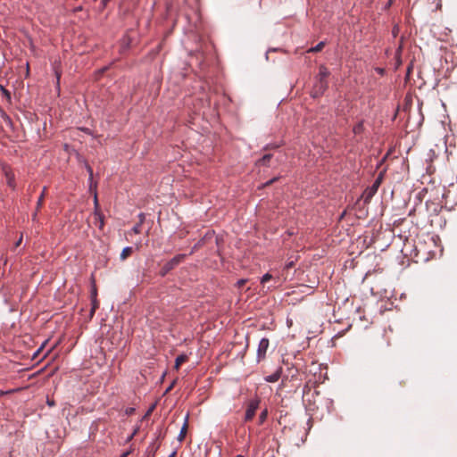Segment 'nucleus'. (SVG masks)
Instances as JSON below:
<instances>
[{
  "mask_svg": "<svg viewBox=\"0 0 457 457\" xmlns=\"http://www.w3.org/2000/svg\"><path fill=\"white\" fill-rule=\"evenodd\" d=\"M92 298H96V287L93 288Z\"/></svg>",
  "mask_w": 457,
  "mask_h": 457,
  "instance_id": "nucleus-26",
  "label": "nucleus"
},
{
  "mask_svg": "<svg viewBox=\"0 0 457 457\" xmlns=\"http://www.w3.org/2000/svg\"><path fill=\"white\" fill-rule=\"evenodd\" d=\"M278 179L277 178H274L272 179H270V181L266 182L265 183V186H270L271 185L274 181H276Z\"/></svg>",
  "mask_w": 457,
  "mask_h": 457,
  "instance_id": "nucleus-24",
  "label": "nucleus"
},
{
  "mask_svg": "<svg viewBox=\"0 0 457 457\" xmlns=\"http://www.w3.org/2000/svg\"><path fill=\"white\" fill-rule=\"evenodd\" d=\"M176 456V452H173L171 454H170L168 457H175Z\"/></svg>",
  "mask_w": 457,
  "mask_h": 457,
  "instance_id": "nucleus-33",
  "label": "nucleus"
},
{
  "mask_svg": "<svg viewBox=\"0 0 457 457\" xmlns=\"http://www.w3.org/2000/svg\"><path fill=\"white\" fill-rule=\"evenodd\" d=\"M269 345H270V341L268 338H262L259 342L258 349H257V359L259 361L265 358L266 352L269 348Z\"/></svg>",
  "mask_w": 457,
  "mask_h": 457,
  "instance_id": "nucleus-3",
  "label": "nucleus"
},
{
  "mask_svg": "<svg viewBox=\"0 0 457 457\" xmlns=\"http://www.w3.org/2000/svg\"><path fill=\"white\" fill-rule=\"evenodd\" d=\"M268 417V410H263L259 416V423L262 424Z\"/></svg>",
  "mask_w": 457,
  "mask_h": 457,
  "instance_id": "nucleus-17",
  "label": "nucleus"
},
{
  "mask_svg": "<svg viewBox=\"0 0 457 457\" xmlns=\"http://www.w3.org/2000/svg\"><path fill=\"white\" fill-rule=\"evenodd\" d=\"M22 242V236L20 237V238L18 239V241L16 242L15 244V246L18 247Z\"/></svg>",
  "mask_w": 457,
  "mask_h": 457,
  "instance_id": "nucleus-25",
  "label": "nucleus"
},
{
  "mask_svg": "<svg viewBox=\"0 0 457 457\" xmlns=\"http://www.w3.org/2000/svg\"><path fill=\"white\" fill-rule=\"evenodd\" d=\"M46 187H44L43 188V191L37 202V207H36V212L35 213L33 214V217L32 219L35 220H36V217L37 215V212L40 210V208L43 206V204H44V198L46 196Z\"/></svg>",
  "mask_w": 457,
  "mask_h": 457,
  "instance_id": "nucleus-7",
  "label": "nucleus"
},
{
  "mask_svg": "<svg viewBox=\"0 0 457 457\" xmlns=\"http://www.w3.org/2000/svg\"><path fill=\"white\" fill-rule=\"evenodd\" d=\"M89 189L91 192H94V204H95V211H100L99 210V204L97 199V194H96V183H91L89 186Z\"/></svg>",
  "mask_w": 457,
  "mask_h": 457,
  "instance_id": "nucleus-8",
  "label": "nucleus"
},
{
  "mask_svg": "<svg viewBox=\"0 0 457 457\" xmlns=\"http://www.w3.org/2000/svg\"><path fill=\"white\" fill-rule=\"evenodd\" d=\"M271 154H264L262 156V158H261L259 161H258V164L260 165H267L268 162H270V160L271 159Z\"/></svg>",
  "mask_w": 457,
  "mask_h": 457,
  "instance_id": "nucleus-15",
  "label": "nucleus"
},
{
  "mask_svg": "<svg viewBox=\"0 0 457 457\" xmlns=\"http://www.w3.org/2000/svg\"><path fill=\"white\" fill-rule=\"evenodd\" d=\"M293 267V262H289L287 265V268H291Z\"/></svg>",
  "mask_w": 457,
  "mask_h": 457,
  "instance_id": "nucleus-32",
  "label": "nucleus"
},
{
  "mask_svg": "<svg viewBox=\"0 0 457 457\" xmlns=\"http://www.w3.org/2000/svg\"><path fill=\"white\" fill-rule=\"evenodd\" d=\"M329 76V71L328 70L321 65L320 67V71H319V80H327V78Z\"/></svg>",
  "mask_w": 457,
  "mask_h": 457,
  "instance_id": "nucleus-10",
  "label": "nucleus"
},
{
  "mask_svg": "<svg viewBox=\"0 0 457 457\" xmlns=\"http://www.w3.org/2000/svg\"><path fill=\"white\" fill-rule=\"evenodd\" d=\"M147 457H154V453H152V454H148V456H147Z\"/></svg>",
  "mask_w": 457,
  "mask_h": 457,
  "instance_id": "nucleus-34",
  "label": "nucleus"
},
{
  "mask_svg": "<svg viewBox=\"0 0 457 457\" xmlns=\"http://www.w3.org/2000/svg\"><path fill=\"white\" fill-rule=\"evenodd\" d=\"M325 46V42L321 41L316 46L310 48L307 52L308 53H317L323 49Z\"/></svg>",
  "mask_w": 457,
  "mask_h": 457,
  "instance_id": "nucleus-14",
  "label": "nucleus"
},
{
  "mask_svg": "<svg viewBox=\"0 0 457 457\" xmlns=\"http://www.w3.org/2000/svg\"><path fill=\"white\" fill-rule=\"evenodd\" d=\"M3 92H4V95H6L7 96H10L9 92H8L7 90L4 89V88H3Z\"/></svg>",
  "mask_w": 457,
  "mask_h": 457,
  "instance_id": "nucleus-30",
  "label": "nucleus"
},
{
  "mask_svg": "<svg viewBox=\"0 0 457 457\" xmlns=\"http://www.w3.org/2000/svg\"><path fill=\"white\" fill-rule=\"evenodd\" d=\"M94 219H95V224L98 226L100 229L104 228V217L103 213L100 211H95L94 212Z\"/></svg>",
  "mask_w": 457,
  "mask_h": 457,
  "instance_id": "nucleus-6",
  "label": "nucleus"
},
{
  "mask_svg": "<svg viewBox=\"0 0 457 457\" xmlns=\"http://www.w3.org/2000/svg\"><path fill=\"white\" fill-rule=\"evenodd\" d=\"M364 130L363 122L360 121L358 122L353 129V131L355 135L362 133Z\"/></svg>",
  "mask_w": 457,
  "mask_h": 457,
  "instance_id": "nucleus-13",
  "label": "nucleus"
},
{
  "mask_svg": "<svg viewBox=\"0 0 457 457\" xmlns=\"http://www.w3.org/2000/svg\"><path fill=\"white\" fill-rule=\"evenodd\" d=\"M86 168H87V172L89 174L90 184L94 183L93 182V170H92L91 166L90 165H87Z\"/></svg>",
  "mask_w": 457,
  "mask_h": 457,
  "instance_id": "nucleus-21",
  "label": "nucleus"
},
{
  "mask_svg": "<svg viewBox=\"0 0 457 457\" xmlns=\"http://www.w3.org/2000/svg\"><path fill=\"white\" fill-rule=\"evenodd\" d=\"M129 452H125V453H123L120 455V457H128V456H129Z\"/></svg>",
  "mask_w": 457,
  "mask_h": 457,
  "instance_id": "nucleus-29",
  "label": "nucleus"
},
{
  "mask_svg": "<svg viewBox=\"0 0 457 457\" xmlns=\"http://www.w3.org/2000/svg\"><path fill=\"white\" fill-rule=\"evenodd\" d=\"M13 390H11V391H7V392H4V391H1L0 390V396L4 395H6V394H9L11 392H12Z\"/></svg>",
  "mask_w": 457,
  "mask_h": 457,
  "instance_id": "nucleus-28",
  "label": "nucleus"
},
{
  "mask_svg": "<svg viewBox=\"0 0 457 457\" xmlns=\"http://www.w3.org/2000/svg\"><path fill=\"white\" fill-rule=\"evenodd\" d=\"M132 252H133V249L130 246H127V247L123 248V250L121 251L120 256V260L125 261L127 258H129L131 255Z\"/></svg>",
  "mask_w": 457,
  "mask_h": 457,
  "instance_id": "nucleus-11",
  "label": "nucleus"
},
{
  "mask_svg": "<svg viewBox=\"0 0 457 457\" xmlns=\"http://www.w3.org/2000/svg\"><path fill=\"white\" fill-rule=\"evenodd\" d=\"M132 232L135 233V234H139L141 233V222L136 224L133 228H132Z\"/></svg>",
  "mask_w": 457,
  "mask_h": 457,
  "instance_id": "nucleus-19",
  "label": "nucleus"
},
{
  "mask_svg": "<svg viewBox=\"0 0 457 457\" xmlns=\"http://www.w3.org/2000/svg\"><path fill=\"white\" fill-rule=\"evenodd\" d=\"M327 87H328L327 80H319V82L313 87V90L312 93V96L318 97V96H321L324 93V91L327 89Z\"/></svg>",
  "mask_w": 457,
  "mask_h": 457,
  "instance_id": "nucleus-4",
  "label": "nucleus"
},
{
  "mask_svg": "<svg viewBox=\"0 0 457 457\" xmlns=\"http://www.w3.org/2000/svg\"><path fill=\"white\" fill-rule=\"evenodd\" d=\"M99 307V303L96 298H92V307L90 310V317L92 318L96 311V309Z\"/></svg>",
  "mask_w": 457,
  "mask_h": 457,
  "instance_id": "nucleus-16",
  "label": "nucleus"
},
{
  "mask_svg": "<svg viewBox=\"0 0 457 457\" xmlns=\"http://www.w3.org/2000/svg\"><path fill=\"white\" fill-rule=\"evenodd\" d=\"M380 182H381V178L378 177L376 181L374 182L373 186L365 191L364 195H365V201H368L370 198H371L373 196V195L376 193V191L378 190L379 185H380Z\"/></svg>",
  "mask_w": 457,
  "mask_h": 457,
  "instance_id": "nucleus-5",
  "label": "nucleus"
},
{
  "mask_svg": "<svg viewBox=\"0 0 457 457\" xmlns=\"http://www.w3.org/2000/svg\"><path fill=\"white\" fill-rule=\"evenodd\" d=\"M187 356L186 354H180L176 358L174 368L179 370L180 366L187 361Z\"/></svg>",
  "mask_w": 457,
  "mask_h": 457,
  "instance_id": "nucleus-9",
  "label": "nucleus"
},
{
  "mask_svg": "<svg viewBox=\"0 0 457 457\" xmlns=\"http://www.w3.org/2000/svg\"><path fill=\"white\" fill-rule=\"evenodd\" d=\"M94 2H96L97 0H93Z\"/></svg>",
  "mask_w": 457,
  "mask_h": 457,
  "instance_id": "nucleus-36",
  "label": "nucleus"
},
{
  "mask_svg": "<svg viewBox=\"0 0 457 457\" xmlns=\"http://www.w3.org/2000/svg\"><path fill=\"white\" fill-rule=\"evenodd\" d=\"M279 377H280L279 373H275L273 375L269 376L267 378V381H269V382H276V381L278 380Z\"/></svg>",
  "mask_w": 457,
  "mask_h": 457,
  "instance_id": "nucleus-18",
  "label": "nucleus"
},
{
  "mask_svg": "<svg viewBox=\"0 0 457 457\" xmlns=\"http://www.w3.org/2000/svg\"><path fill=\"white\" fill-rule=\"evenodd\" d=\"M111 0H102L101 4L103 5V8H105L107 4L110 2Z\"/></svg>",
  "mask_w": 457,
  "mask_h": 457,
  "instance_id": "nucleus-23",
  "label": "nucleus"
},
{
  "mask_svg": "<svg viewBox=\"0 0 457 457\" xmlns=\"http://www.w3.org/2000/svg\"><path fill=\"white\" fill-rule=\"evenodd\" d=\"M236 457H243L242 455H237Z\"/></svg>",
  "mask_w": 457,
  "mask_h": 457,
  "instance_id": "nucleus-35",
  "label": "nucleus"
},
{
  "mask_svg": "<svg viewBox=\"0 0 457 457\" xmlns=\"http://www.w3.org/2000/svg\"><path fill=\"white\" fill-rule=\"evenodd\" d=\"M47 403H48L50 406H53V405L54 404V402H53V401H50V400H48V401H47Z\"/></svg>",
  "mask_w": 457,
  "mask_h": 457,
  "instance_id": "nucleus-31",
  "label": "nucleus"
},
{
  "mask_svg": "<svg viewBox=\"0 0 457 457\" xmlns=\"http://www.w3.org/2000/svg\"><path fill=\"white\" fill-rule=\"evenodd\" d=\"M187 421L184 423L183 427L181 428L180 429V432H179V435L178 436V440L179 442L183 441L185 436H186V434H187Z\"/></svg>",
  "mask_w": 457,
  "mask_h": 457,
  "instance_id": "nucleus-12",
  "label": "nucleus"
},
{
  "mask_svg": "<svg viewBox=\"0 0 457 457\" xmlns=\"http://www.w3.org/2000/svg\"><path fill=\"white\" fill-rule=\"evenodd\" d=\"M259 404H260L259 399H253L248 403L246 411H245V421H246V422L251 421L253 419L255 412H256L257 409L259 408Z\"/></svg>",
  "mask_w": 457,
  "mask_h": 457,
  "instance_id": "nucleus-2",
  "label": "nucleus"
},
{
  "mask_svg": "<svg viewBox=\"0 0 457 457\" xmlns=\"http://www.w3.org/2000/svg\"><path fill=\"white\" fill-rule=\"evenodd\" d=\"M271 278H272V276L270 273H266L262 276L261 282L262 284H264V283L268 282L269 280H270Z\"/></svg>",
  "mask_w": 457,
  "mask_h": 457,
  "instance_id": "nucleus-20",
  "label": "nucleus"
},
{
  "mask_svg": "<svg viewBox=\"0 0 457 457\" xmlns=\"http://www.w3.org/2000/svg\"><path fill=\"white\" fill-rule=\"evenodd\" d=\"M185 254H178L174 256L171 260L166 262L161 270V275L163 277L171 270H173L177 265H179L185 258Z\"/></svg>",
  "mask_w": 457,
  "mask_h": 457,
  "instance_id": "nucleus-1",
  "label": "nucleus"
},
{
  "mask_svg": "<svg viewBox=\"0 0 457 457\" xmlns=\"http://www.w3.org/2000/svg\"><path fill=\"white\" fill-rule=\"evenodd\" d=\"M246 279H240L237 281V286L238 287H242L245 283H246Z\"/></svg>",
  "mask_w": 457,
  "mask_h": 457,
  "instance_id": "nucleus-22",
  "label": "nucleus"
},
{
  "mask_svg": "<svg viewBox=\"0 0 457 457\" xmlns=\"http://www.w3.org/2000/svg\"><path fill=\"white\" fill-rule=\"evenodd\" d=\"M8 185H9L10 187H13V181H12V179H11V178H9V179H8Z\"/></svg>",
  "mask_w": 457,
  "mask_h": 457,
  "instance_id": "nucleus-27",
  "label": "nucleus"
}]
</instances>
